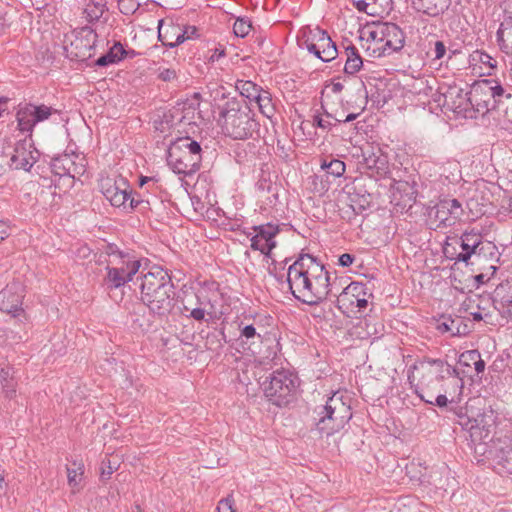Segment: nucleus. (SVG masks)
<instances>
[{"instance_id":"nucleus-58","label":"nucleus","mask_w":512,"mask_h":512,"mask_svg":"<svg viewBox=\"0 0 512 512\" xmlns=\"http://www.w3.org/2000/svg\"><path fill=\"white\" fill-rule=\"evenodd\" d=\"M416 393L417 395L421 398L422 401L426 402V403H429V404H433V405H436L440 408L442 407H446L447 404H448V398L446 395L444 394H440L438 395L436 398H435V401H432V400H429V399H425V397L423 396V394H421L418 390H416Z\"/></svg>"},{"instance_id":"nucleus-40","label":"nucleus","mask_w":512,"mask_h":512,"mask_svg":"<svg viewBox=\"0 0 512 512\" xmlns=\"http://www.w3.org/2000/svg\"><path fill=\"white\" fill-rule=\"evenodd\" d=\"M180 314L192 318L196 321H203L205 319V309L201 307H192L190 301L187 303L185 301H182V306L179 307Z\"/></svg>"},{"instance_id":"nucleus-61","label":"nucleus","mask_w":512,"mask_h":512,"mask_svg":"<svg viewBox=\"0 0 512 512\" xmlns=\"http://www.w3.org/2000/svg\"><path fill=\"white\" fill-rule=\"evenodd\" d=\"M233 499L226 497L221 499L217 505V512H234L233 510Z\"/></svg>"},{"instance_id":"nucleus-37","label":"nucleus","mask_w":512,"mask_h":512,"mask_svg":"<svg viewBox=\"0 0 512 512\" xmlns=\"http://www.w3.org/2000/svg\"><path fill=\"white\" fill-rule=\"evenodd\" d=\"M475 257L486 259H498V248L493 242L482 239L477 248Z\"/></svg>"},{"instance_id":"nucleus-14","label":"nucleus","mask_w":512,"mask_h":512,"mask_svg":"<svg viewBox=\"0 0 512 512\" xmlns=\"http://www.w3.org/2000/svg\"><path fill=\"white\" fill-rule=\"evenodd\" d=\"M367 178L356 177L350 185H346L349 206L354 214L359 215L370 208L372 194L367 188Z\"/></svg>"},{"instance_id":"nucleus-13","label":"nucleus","mask_w":512,"mask_h":512,"mask_svg":"<svg viewBox=\"0 0 512 512\" xmlns=\"http://www.w3.org/2000/svg\"><path fill=\"white\" fill-rule=\"evenodd\" d=\"M24 289L21 283L11 282L0 291V310L17 318L24 315Z\"/></svg>"},{"instance_id":"nucleus-26","label":"nucleus","mask_w":512,"mask_h":512,"mask_svg":"<svg viewBox=\"0 0 512 512\" xmlns=\"http://www.w3.org/2000/svg\"><path fill=\"white\" fill-rule=\"evenodd\" d=\"M495 302H498L502 309L512 314V280L499 284L495 289Z\"/></svg>"},{"instance_id":"nucleus-27","label":"nucleus","mask_w":512,"mask_h":512,"mask_svg":"<svg viewBox=\"0 0 512 512\" xmlns=\"http://www.w3.org/2000/svg\"><path fill=\"white\" fill-rule=\"evenodd\" d=\"M346 61L344 65V73L348 75H354L363 66V59L360 56L358 49L350 44L345 48Z\"/></svg>"},{"instance_id":"nucleus-43","label":"nucleus","mask_w":512,"mask_h":512,"mask_svg":"<svg viewBox=\"0 0 512 512\" xmlns=\"http://www.w3.org/2000/svg\"><path fill=\"white\" fill-rule=\"evenodd\" d=\"M435 329L441 333H449L452 336L453 332V317L447 314H441L438 318H435Z\"/></svg>"},{"instance_id":"nucleus-9","label":"nucleus","mask_w":512,"mask_h":512,"mask_svg":"<svg viewBox=\"0 0 512 512\" xmlns=\"http://www.w3.org/2000/svg\"><path fill=\"white\" fill-rule=\"evenodd\" d=\"M39 156L40 152L34 147L33 137L26 134L24 139L15 144L14 153L10 157V168L30 171Z\"/></svg>"},{"instance_id":"nucleus-36","label":"nucleus","mask_w":512,"mask_h":512,"mask_svg":"<svg viewBox=\"0 0 512 512\" xmlns=\"http://www.w3.org/2000/svg\"><path fill=\"white\" fill-rule=\"evenodd\" d=\"M252 230L256 232V235L260 239L265 241L270 238H275V236L280 232V227L278 224L268 222L261 225H254Z\"/></svg>"},{"instance_id":"nucleus-41","label":"nucleus","mask_w":512,"mask_h":512,"mask_svg":"<svg viewBox=\"0 0 512 512\" xmlns=\"http://www.w3.org/2000/svg\"><path fill=\"white\" fill-rule=\"evenodd\" d=\"M455 243L460 246V256L457 258L458 262H463L468 264L469 260L472 257H475L478 246H474L473 244H469L468 242H462V240L455 238Z\"/></svg>"},{"instance_id":"nucleus-56","label":"nucleus","mask_w":512,"mask_h":512,"mask_svg":"<svg viewBox=\"0 0 512 512\" xmlns=\"http://www.w3.org/2000/svg\"><path fill=\"white\" fill-rule=\"evenodd\" d=\"M164 24V19H160L158 21V26H157V29H158V40L163 44V42L166 41V38L168 37V34L171 33V34H175V30L176 29H179L180 27L179 26H176L174 25L173 23H171L169 25V28L165 31V33L163 34L162 33V26Z\"/></svg>"},{"instance_id":"nucleus-39","label":"nucleus","mask_w":512,"mask_h":512,"mask_svg":"<svg viewBox=\"0 0 512 512\" xmlns=\"http://www.w3.org/2000/svg\"><path fill=\"white\" fill-rule=\"evenodd\" d=\"M242 96L250 101H256L263 89L252 81H241L237 86Z\"/></svg>"},{"instance_id":"nucleus-57","label":"nucleus","mask_w":512,"mask_h":512,"mask_svg":"<svg viewBox=\"0 0 512 512\" xmlns=\"http://www.w3.org/2000/svg\"><path fill=\"white\" fill-rule=\"evenodd\" d=\"M452 4V0H436L433 12L429 13L432 16L444 14Z\"/></svg>"},{"instance_id":"nucleus-6","label":"nucleus","mask_w":512,"mask_h":512,"mask_svg":"<svg viewBox=\"0 0 512 512\" xmlns=\"http://www.w3.org/2000/svg\"><path fill=\"white\" fill-rule=\"evenodd\" d=\"M264 395L267 400L277 407H286L294 401L299 378L286 369H277L271 372L262 383Z\"/></svg>"},{"instance_id":"nucleus-42","label":"nucleus","mask_w":512,"mask_h":512,"mask_svg":"<svg viewBox=\"0 0 512 512\" xmlns=\"http://www.w3.org/2000/svg\"><path fill=\"white\" fill-rule=\"evenodd\" d=\"M73 465L76 466V468L67 467V478L69 486L74 488L79 485L82 479L84 474V464L82 462L76 463V461H74Z\"/></svg>"},{"instance_id":"nucleus-12","label":"nucleus","mask_w":512,"mask_h":512,"mask_svg":"<svg viewBox=\"0 0 512 512\" xmlns=\"http://www.w3.org/2000/svg\"><path fill=\"white\" fill-rule=\"evenodd\" d=\"M438 221V228L454 226L464 214L462 204L457 199H442L429 212Z\"/></svg>"},{"instance_id":"nucleus-1","label":"nucleus","mask_w":512,"mask_h":512,"mask_svg":"<svg viewBox=\"0 0 512 512\" xmlns=\"http://www.w3.org/2000/svg\"><path fill=\"white\" fill-rule=\"evenodd\" d=\"M289 290L299 302L316 306L324 302L333 292L335 280H331V274L317 257L301 252L287 267Z\"/></svg>"},{"instance_id":"nucleus-47","label":"nucleus","mask_w":512,"mask_h":512,"mask_svg":"<svg viewBox=\"0 0 512 512\" xmlns=\"http://www.w3.org/2000/svg\"><path fill=\"white\" fill-rule=\"evenodd\" d=\"M105 8H106V5L101 2L94 3L93 7L88 6L85 9V12L87 14V18L89 19V21L90 22L98 21L102 17V15L105 11Z\"/></svg>"},{"instance_id":"nucleus-25","label":"nucleus","mask_w":512,"mask_h":512,"mask_svg":"<svg viewBox=\"0 0 512 512\" xmlns=\"http://www.w3.org/2000/svg\"><path fill=\"white\" fill-rule=\"evenodd\" d=\"M365 166L370 171L367 181L372 183L371 178H381L389 172L388 161L384 156H369L365 158Z\"/></svg>"},{"instance_id":"nucleus-11","label":"nucleus","mask_w":512,"mask_h":512,"mask_svg":"<svg viewBox=\"0 0 512 512\" xmlns=\"http://www.w3.org/2000/svg\"><path fill=\"white\" fill-rule=\"evenodd\" d=\"M50 167L55 175L69 176L73 179L84 175L86 171V159L78 154H62L53 157Z\"/></svg>"},{"instance_id":"nucleus-59","label":"nucleus","mask_w":512,"mask_h":512,"mask_svg":"<svg viewBox=\"0 0 512 512\" xmlns=\"http://www.w3.org/2000/svg\"><path fill=\"white\" fill-rule=\"evenodd\" d=\"M477 54H478V61L481 64H483L485 66H488L491 69H495L497 67L496 59H494L488 53H486V52H477Z\"/></svg>"},{"instance_id":"nucleus-33","label":"nucleus","mask_w":512,"mask_h":512,"mask_svg":"<svg viewBox=\"0 0 512 512\" xmlns=\"http://www.w3.org/2000/svg\"><path fill=\"white\" fill-rule=\"evenodd\" d=\"M491 84L488 85L490 88V97L492 100V104H494V110L499 108V104L502 102L503 98L512 99V94L507 93L503 86L496 80L489 79Z\"/></svg>"},{"instance_id":"nucleus-53","label":"nucleus","mask_w":512,"mask_h":512,"mask_svg":"<svg viewBox=\"0 0 512 512\" xmlns=\"http://www.w3.org/2000/svg\"><path fill=\"white\" fill-rule=\"evenodd\" d=\"M433 61H440V64H442L444 61L443 59L447 55V47L443 41L437 40L434 42V48H433Z\"/></svg>"},{"instance_id":"nucleus-60","label":"nucleus","mask_w":512,"mask_h":512,"mask_svg":"<svg viewBox=\"0 0 512 512\" xmlns=\"http://www.w3.org/2000/svg\"><path fill=\"white\" fill-rule=\"evenodd\" d=\"M177 73L174 69L164 68L159 69L158 78L164 82H170L176 79Z\"/></svg>"},{"instance_id":"nucleus-20","label":"nucleus","mask_w":512,"mask_h":512,"mask_svg":"<svg viewBox=\"0 0 512 512\" xmlns=\"http://www.w3.org/2000/svg\"><path fill=\"white\" fill-rule=\"evenodd\" d=\"M426 373L427 376L435 378V380L438 382L448 378H453L455 385L460 389L463 388V379L460 377L458 370L449 365L445 360L442 361L439 366L427 368Z\"/></svg>"},{"instance_id":"nucleus-21","label":"nucleus","mask_w":512,"mask_h":512,"mask_svg":"<svg viewBox=\"0 0 512 512\" xmlns=\"http://www.w3.org/2000/svg\"><path fill=\"white\" fill-rule=\"evenodd\" d=\"M500 50L506 55H512V15H504L496 32Z\"/></svg>"},{"instance_id":"nucleus-51","label":"nucleus","mask_w":512,"mask_h":512,"mask_svg":"<svg viewBox=\"0 0 512 512\" xmlns=\"http://www.w3.org/2000/svg\"><path fill=\"white\" fill-rule=\"evenodd\" d=\"M346 165L339 159L329 161L328 174L335 178L341 177L345 172Z\"/></svg>"},{"instance_id":"nucleus-2","label":"nucleus","mask_w":512,"mask_h":512,"mask_svg":"<svg viewBox=\"0 0 512 512\" xmlns=\"http://www.w3.org/2000/svg\"><path fill=\"white\" fill-rule=\"evenodd\" d=\"M136 284L140 291L139 299L147 307L149 315L167 320L176 305V288L169 272L154 265L136 276Z\"/></svg>"},{"instance_id":"nucleus-55","label":"nucleus","mask_w":512,"mask_h":512,"mask_svg":"<svg viewBox=\"0 0 512 512\" xmlns=\"http://www.w3.org/2000/svg\"><path fill=\"white\" fill-rule=\"evenodd\" d=\"M105 253L109 256V257H116V258H119V259H122L123 261H126L125 259L129 258V253H125L123 252L122 250L119 249V247L114 244V243H109L106 245L105 247Z\"/></svg>"},{"instance_id":"nucleus-8","label":"nucleus","mask_w":512,"mask_h":512,"mask_svg":"<svg viewBox=\"0 0 512 512\" xmlns=\"http://www.w3.org/2000/svg\"><path fill=\"white\" fill-rule=\"evenodd\" d=\"M470 94L458 87H448L443 95V107L455 114L456 118L475 119Z\"/></svg>"},{"instance_id":"nucleus-17","label":"nucleus","mask_w":512,"mask_h":512,"mask_svg":"<svg viewBox=\"0 0 512 512\" xmlns=\"http://www.w3.org/2000/svg\"><path fill=\"white\" fill-rule=\"evenodd\" d=\"M495 419L494 412L490 409L489 414L485 412L473 421L469 420L468 423H471V425L468 429L472 441H491L492 431L495 428Z\"/></svg>"},{"instance_id":"nucleus-15","label":"nucleus","mask_w":512,"mask_h":512,"mask_svg":"<svg viewBox=\"0 0 512 512\" xmlns=\"http://www.w3.org/2000/svg\"><path fill=\"white\" fill-rule=\"evenodd\" d=\"M370 296L372 294L369 293L366 284L351 282L340 292L338 302L341 303V306L346 307V309L356 306L361 311L367 307Z\"/></svg>"},{"instance_id":"nucleus-32","label":"nucleus","mask_w":512,"mask_h":512,"mask_svg":"<svg viewBox=\"0 0 512 512\" xmlns=\"http://www.w3.org/2000/svg\"><path fill=\"white\" fill-rule=\"evenodd\" d=\"M260 112L267 118H272L275 114V106L272 102V95L269 91L263 90L255 101Z\"/></svg>"},{"instance_id":"nucleus-4","label":"nucleus","mask_w":512,"mask_h":512,"mask_svg":"<svg viewBox=\"0 0 512 512\" xmlns=\"http://www.w3.org/2000/svg\"><path fill=\"white\" fill-rule=\"evenodd\" d=\"M313 413L316 430L326 436L338 433L352 418L350 405L338 392L328 397L324 405L315 407Z\"/></svg>"},{"instance_id":"nucleus-62","label":"nucleus","mask_w":512,"mask_h":512,"mask_svg":"<svg viewBox=\"0 0 512 512\" xmlns=\"http://www.w3.org/2000/svg\"><path fill=\"white\" fill-rule=\"evenodd\" d=\"M443 252L448 259L458 262L457 258L460 256V252H457L454 245L447 243L443 249Z\"/></svg>"},{"instance_id":"nucleus-34","label":"nucleus","mask_w":512,"mask_h":512,"mask_svg":"<svg viewBox=\"0 0 512 512\" xmlns=\"http://www.w3.org/2000/svg\"><path fill=\"white\" fill-rule=\"evenodd\" d=\"M240 338L243 339V343L253 345L262 341L261 335L256 331L253 324L244 325L243 322L239 324Z\"/></svg>"},{"instance_id":"nucleus-22","label":"nucleus","mask_w":512,"mask_h":512,"mask_svg":"<svg viewBox=\"0 0 512 512\" xmlns=\"http://www.w3.org/2000/svg\"><path fill=\"white\" fill-rule=\"evenodd\" d=\"M397 195H399V199L403 201V207L408 206L411 208L412 205L416 203V184L414 182L409 183L407 181L396 182L395 192L393 194L394 199H397Z\"/></svg>"},{"instance_id":"nucleus-30","label":"nucleus","mask_w":512,"mask_h":512,"mask_svg":"<svg viewBox=\"0 0 512 512\" xmlns=\"http://www.w3.org/2000/svg\"><path fill=\"white\" fill-rule=\"evenodd\" d=\"M291 261L290 257L285 258L283 261H276L272 259L268 267L269 275L273 276L275 280L279 283H286L287 278V264Z\"/></svg>"},{"instance_id":"nucleus-63","label":"nucleus","mask_w":512,"mask_h":512,"mask_svg":"<svg viewBox=\"0 0 512 512\" xmlns=\"http://www.w3.org/2000/svg\"><path fill=\"white\" fill-rule=\"evenodd\" d=\"M114 472V468L111 466L110 460L102 461V467H101V479L107 480L111 477V475Z\"/></svg>"},{"instance_id":"nucleus-23","label":"nucleus","mask_w":512,"mask_h":512,"mask_svg":"<svg viewBox=\"0 0 512 512\" xmlns=\"http://www.w3.org/2000/svg\"><path fill=\"white\" fill-rule=\"evenodd\" d=\"M309 53L313 54L323 62H330L338 56V49L336 43L331 39L329 34H326L324 39H321L317 43V51Z\"/></svg>"},{"instance_id":"nucleus-10","label":"nucleus","mask_w":512,"mask_h":512,"mask_svg":"<svg viewBox=\"0 0 512 512\" xmlns=\"http://www.w3.org/2000/svg\"><path fill=\"white\" fill-rule=\"evenodd\" d=\"M124 264L126 265V268L124 266H106L107 274L102 281V285L106 290L111 291L113 289L120 288L126 283L134 280V276L138 273L141 266L140 262L138 260L127 259V261H123V265Z\"/></svg>"},{"instance_id":"nucleus-49","label":"nucleus","mask_w":512,"mask_h":512,"mask_svg":"<svg viewBox=\"0 0 512 512\" xmlns=\"http://www.w3.org/2000/svg\"><path fill=\"white\" fill-rule=\"evenodd\" d=\"M458 239L462 240V242L474 243V246H479L483 236L479 230L472 228L471 230L464 231Z\"/></svg>"},{"instance_id":"nucleus-48","label":"nucleus","mask_w":512,"mask_h":512,"mask_svg":"<svg viewBox=\"0 0 512 512\" xmlns=\"http://www.w3.org/2000/svg\"><path fill=\"white\" fill-rule=\"evenodd\" d=\"M141 4L137 0H119L118 7L122 14L133 15L140 8Z\"/></svg>"},{"instance_id":"nucleus-7","label":"nucleus","mask_w":512,"mask_h":512,"mask_svg":"<svg viewBox=\"0 0 512 512\" xmlns=\"http://www.w3.org/2000/svg\"><path fill=\"white\" fill-rule=\"evenodd\" d=\"M53 114H59V111L52 106L43 103H21L16 112L17 129L33 137L35 126L48 120Z\"/></svg>"},{"instance_id":"nucleus-38","label":"nucleus","mask_w":512,"mask_h":512,"mask_svg":"<svg viewBox=\"0 0 512 512\" xmlns=\"http://www.w3.org/2000/svg\"><path fill=\"white\" fill-rule=\"evenodd\" d=\"M496 459L500 472L512 475V449H501Z\"/></svg>"},{"instance_id":"nucleus-52","label":"nucleus","mask_w":512,"mask_h":512,"mask_svg":"<svg viewBox=\"0 0 512 512\" xmlns=\"http://www.w3.org/2000/svg\"><path fill=\"white\" fill-rule=\"evenodd\" d=\"M479 356L480 352L478 350H467L460 354L458 362L460 365L469 367L478 360Z\"/></svg>"},{"instance_id":"nucleus-5","label":"nucleus","mask_w":512,"mask_h":512,"mask_svg":"<svg viewBox=\"0 0 512 512\" xmlns=\"http://www.w3.org/2000/svg\"><path fill=\"white\" fill-rule=\"evenodd\" d=\"M201 162L202 147L189 136L177 138L167 150V163L176 174L191 176L200 169Z\"/></svg>"},{"instance_id":"nucleus-44","label":"nucleus","mask_w":512,"mask_h":512,"mask_svg":"<svg viewBox=\"0 0 512 512\" xmlns=\"http://www.w3.org/2000/svg\"><path fill=\"white\" fill-rule=\"evenodd\" d=\"M252 28V23L247 18H238L233 25V32L236 37H246Z\"/></svg>"},{"instance_id":"nucleus-16","label":"nucleus","mask_w":512,"mask_h":512,"mask_svg":"<svg viewBox=\"0 0 512 512\" xmlns=\"http://www.w3.org/2000/svg\"><path fill=\"white\" fill-rule=\"evenodd\" d=\"M491 84L489 79H483L475 82L469 91L471 106L474 109L475 119L478 115L484 116L491 110H494V104L490 97V88L488 85Z\"/></svg>"},{"instance_id":"nucleus-18","label":"nucleus","mask_w":512,"mask_h":512,"mask_svg":"<svg viewBox=\"0 0 512 512\" xmlns=\"http://www.w3.org/2000/svg\"><path fill=\"white\" fill-rule=\"evenodd\" d=\"M381 41H384L383 54L387 49L393 52L401 50L405 43V34L395 23H384L381 28Z\"/></svg>"},{"instance_id":"nucleus-50","label":"nucleus","mask_w":512,"mask_h":512,"mask_svg":"<svg viewBox=\"0 0 512 512\" xmlns=\"http://www.w3.org/2000/svg\"><path fill=\"white\" fill-rule=\"evenodd\" d=\"M129 199L127 202V209L135 210L139 207V205L144 203V198L146 197L144 194L133 191L130 187L128 188Z\"/></svg>"},{"instance_id":"nucleus-28","label":"nucleus","mask_w":512,"mask_h":512,"mask_svg":"<svg viewBox=\"0 0 512 512\" xmlns=\"http://www.w3.org/2000/svg\"><path fill=\"white\" fill-rule=\"evenodd\" d=\"M122 44L120 42H115L114 45L108 50L107 53L100 56L95 61V66L99 67H107L112 64H117L122 61Z\"/></svg>"},{"instance_id":"nucleus-54","label":"nucleus","mask_w":512,"mask_h":512,"mask_svg":"<svg viewBox=\"0 0 512 512\" xmlns=\"http://www.w3.org/2000/svg\"><path fill=\"white\" fill-rule=\"evenodd\" d=\"M226 334L224 328H221L219 331L209 333L207 336V343L214 344L217 343V347H222L223 343H226Z\"/></svg>"},{"instance_id":"nucleus-24","label":"nucleus","mask_w":512,"mask_h":512,"mask_svg":"<svg viewBox=\"0 0 512 512\" xmlns=\"http://www.w3.org/2000/svg\"><path fill=\"white\" fill-rule=\"evenodd\" d=\"M146 308L140 301V303L134 304L132 310L129 311V319L133 328L142 332L148 331L153 325L152 320L145 316Z\"/></svg>"},{"instance_id":"nucleus-29","label":"nucleus","mask_w":512,"mask_h":512,"mask_svg":"<svg viewBox=\"0 0 512 512\" xmlns=\"http://www.w3.org/2000/svg\"><path fill=\"white\" fill-rule=\"evenodd\" d=\"M0 385L5 398L12 399L15 396L17 382L11 374V368L0 369Z\"/></svg>"},{"instance_id":"nucleus-45","label":"nucleus","mask_w":512,"mask_h":512,"mask_svg":"<svg viewBox=\"0 0 512 512\" xmlns=\"http://www.w3.org/2000/svg\"><path fill=\"white\" fill-rule=\"evenodd\" d=\"M120 186H123L121 184V178L118 181H112L110 179H107L101 185V192L104 195V197L108 201H110L113 198V196L117 194V190L120 188Z\"/></svg>"},{"instance_id":"nucleus-64","label":"nucleus","mask_w":512,"mask_h":512,"mask_svg":"<svg viewBox=\"0 0 512 512\" xmlns=\"http://www.w3.org/2000/svg\"><path fill=\"white\" fill-rule=\"evenodd\" d=\"M355 261V256L350 253H344L338 258V265L342 267H349Z\"/></svg>"},{"instance_id":"nucleus-3","label":"nucleus","mask_w":512,"mask_h":512,"mask_svg":"<svg viewBox=\"0 0 512 512\" xmlns=\"http://www.w3.org/2000/svg\"><path fill=\"white\" fill-rule=\"evenodd\" d=\"M254 116L246 102L241 103L233 98L220 108L218 122L221 123L225 135L245 140L252 138L254 133L259 131V123Z\"/></svg>"},{"instance_id":"nucleus-46","label":"nucleus","mask_w":512,"mask_h":512,"mask_svg":"<svg viewBox=\"0 0 512 512\" xmlns=\"http://www.w3.org/2000/svg\"><path fill=\"white\" fill-rule=\"evenodd\" d=\"M453 332L452 337L455 336H466L471 332L472 326L467 324L466 321L460 317L455 316L453 317Z\"/></svg>"},{"instance_id":"nucleus-35","label":"nucleus","mask_w":512,"mask_h":512,"mask_svg":"<svg viewBox=\"0 0 512 512\" xmlns=\"http://www.w3.org/2000/svg\"><path fill=\"white\" fill-rule=\"evenodd\" d=\"M121 184L123 186H120V188L117 190V194L114 195L109 202L114 207L123 208L124 210H127V202L129 199V183L125 178H121Z\"/></svg>"},{"instance_id":"nucleus-31","label":"nucleus","mask_w":512,"mask_h":512,"mask_svg":"<svg viewBox=\"0 0 512 512\" xmlns=\"http://www.w3.org/2000/svg\"><path fill=\"white\" fill-rule=\"evenodd\" d=\"M321 109L323 110V114L326 117H322L319 113L314 115V117H313V125L314 126L321 128L323 130L329 131L334 126L341 123V119H338V118L334 117L331 113L327 112L325 110L324 105H321Z\"/></svg>"},{"instance_id":"nucleus-19","label":"nucleus","mask_w":512,"mask_h":512,"mask_svg":"<svg viewBox=\"0 0 512 512\" xmlns=\"http://www.w3.org/2000/svg\"><path fill=\"white\" fill-rule=\"evenodd\" d=\"M326 34H328L327 31L319 26L305 27L301 30V35L297 37V44L301 49H307L308 52H316L317 43L324 39Z\"/></svg>"}]
</instances>
